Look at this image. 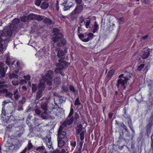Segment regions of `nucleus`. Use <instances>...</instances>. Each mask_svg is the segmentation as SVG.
I'll return each mask as SVG.
<instances>
[{
    "label": "nucleus",
    "instance_id": "nucleus-1",
    "mask_svg": "<svg viewBox=\"0 0 153 153\" xmlns=\"http://www.w3.org/2000/svg\"><path fill=\"white\" fill-rule=\"evenodd\" d=\"M20 21L19 19L15 18L12 21V23L1 31L0 35V54L2 53L6 49L8 42V37L11 36L13 32L17 28Z\"/></svg>",
    "mask_w": 153,
    "mask_h": 153
},
{
    "label": "nucleus",
    "instance_id": "nucleus-2",
    "mask_svg": "<svg viewBox=\"0 0 153 153\" xmlns=\"http://www.w3.org/2000/svg\"><path fill=\"white\" fill-rule=\"evenodd\" d=\"M53 71L52 70H49L46 74L45 77H42L40 82L39 84V90L37 93L36 99L37 100L39 99L42 96V92L45 89V83L46 82L48 88H51L52 83Z\"/></svg>",
    "mask_w": 153,
    "mask_h": 153
},
{
    "label": "nucleus",
    "instance_id": "nucleus-3",
    "mask_svg": "<svg viewBox=\"0 0 153 153\" xmlns=\"http://www.w3.org/2000/svg\"><path fill=\"white\" fill-rule=\"evenodd\" d=\"M84 138V132L82 131L80 134V139H78L77 140V145L75 152H77V153H82L83 151L82 147Z\"/></svg>",
    "mask_w": 153,
    "mask_h": 153
},
{
    "label": "nucleus",
    "instance_id": "nucleus-4",
    "mask_svg": "<svg viewBox=\"0 0 153 153\" xmlns=\"http://www.w3.org/2000/svg\"><path fill=\"white\" fill-rule=\"evenodd\" d=\"M68 64L66 62H62L61 63H58L56 64L57 68L55 70V72L56 73H60L62 76H64V73L61 71L63 68H65L68 66Z\"/></svg>",
    "mask_w": 153,
    "mask_h": 153
},
{
    "label": "nucleus",
    "instance_id": "nucleus-5",
    "mask_svg": "<svg viewBox=\"0 0 153 153\" xmlns=\"http://www.w3.org/2000/svg\"><path fill=\"white\" fill-rule=\"evenodd\" d=\"M91 19L89 18H84L81 16L79 18V22L80 26L84 25L87 28L90 27Z\"/></svg>",
    "mask_w": 153,
    "mask_h": 153
},
{
    "label": "nucleus",
    "instance_id": "nucleus-6",
    "mask_svg": "<svg viewBox=\"0 0 153 153\" xmlns=\"http://www.w3.org/2000/svg\"><path fill=\"white\" fill-rule=\"evenodd\" d=\"M123 74H121L118 77L116 86L117 88L119 87V86L120 85H121L123 86H124V88H125V86H124L125 84L127 83V81L129 79L126 76H124Z\"/></svg>",
    "mask_w": 153,
    "mask_h": 153
},
{
    "label": "nucleus",
    "instance_id": "nucleus-7",
    "mask_svg": "<svg viewBox=\"0 0 153 153\" xmlns=\"http://www.w3.org/2000/svg\"><path fill=\"white\" fill-rule=\"evenodd\" d=\"M12 58L10 57L9 56H8L6 57V63L8 65H9L10 63L12 62V65L13 68H19V63L18 61H14L12 62Z\"/></svg>",
    "mask_w": 153,
    "mask_h": 153
},
{
    "label": "nucleus",
    "instance_id": "nucleus-8",
    "mask_svg": "<svg viewBox=\"0 0 153 153\" xmlns=\"http://www.w3.org/2000/svg\"><path fill=\"white\" fill-rule=\"evenodd\" d=\"M72 0H65L64 2L62 4L64 7L63 8L64 11L68 10L70 8L74 6V4L72 3Z\"/></svg>",
    "mask_w": 153,
    "mask_h": 153
},
{
    "label": "nucleus",
    "instance_id": "nucleus-9",
    "mask_svg": "<svg viewBox=\"0 0 153 153\" xmlns=\"http://www.w3.org/2000/svg\"><path fill=\"white\" fill-rule=\"evenodd\" d=\"M8 67L7 66L4 67V63L0 62V78L2 79L5 75V73L6 70Z\"/></svg>",
    "mask_w": 153,
    "mask_h": 153
},
{
    "label": "nucleus",
    "instance_id": "nucleus-10",
    "mask_svg": "<svg viewBox=\"0 0 153 153\" xmlns=\"http://www.w3.org/2000/svg\"><path fill=\"white\" fill-rule=\"evenodd\" d=\"M51 106L50 108H48V111L52 114H53L55 115H57L58 113L60 112V110L62 109L61 108H55L53 107V105H51Z\"/></svg>",
    "mask_w": 153,
    "mask_h": 153
},
{
    "label": "nucleus",
    "instance_id": "nucleus-11",
    "mask_svg": "<svg viewBox=\"0 0 153 153\" xmlns=\"http://www.w3.org/2000/svg\"><path fill=\"white\" fill-rule=\"evenodd\" d=\"M12 128L16 132V137H20L23 133L24 129L21 127H15L14 126H13Z\"/></svg>",
    "mask_w": 153,
    "mask_h": 153
},
{
    "label": "nucleus",
    "instance_id": "nucleus-12",
    "mask_svg": "<svg viewBox=\"0 0 153 153\" xmlns=\"http://www.w3.org/2000/svg\"><path fill=\"white\" fill-rule=\"evenodd\" d=\"M74 118L73 117H71L69 119L67 118V120L63 122L60 127H62V128L64 129L68 125H70L73 122Z\"/></svg>",
    "mask_w": 153,
    "mask_h": 153
},
{
    "label": "nucleus",
    "instance_id": "nucleus-13",
    "mask_svg": "<svg viewBox=\"0 0 153 153\" xmlns=\"http://www.w3.org/2000/svg\"><path fill=\"white\" fill-rule=\"evenodd\" d=\"M54 35L55 36L53 37L52 39L55 42L60 40L63 36L62 34L60 32L55 33Z\"/></svg>",
    "mask_w": 153,
    "mask_h": 153
},
{
    "label": "nucleus",
    "instance_id": "nucleus-14",
    "mask_svg": "<svg viewBox=\"0 0 153 153\" xmlns=\"http://www.w3.org/2000/svg\"><path fill=\"white\" fill-rule=\"evenodd\" d=\"M83 9V6L82 5H77L75 10H74L72 12L71 14L74 15L76 14H77L80 13Z\"/></svg>",
    "mask_w": 153,
    "mask_h": 153
},
{
    "label": "nucleus",
    "instance_id": "nucleus-15",
    "mask_svg": "<svg viewBox=\"0 0 153 153\" xmlns=\"http://www.w3.org/2000/svg\"><path fill=\"white\" fill-rule=\"evenodd\" d=\"M63 129L62 128V127H59L58 131L57 138L65 139L66 133L64 131H63Z\"/></svg>",
    "mask_w": 153,
    "mask_h": 153
},
{
    "label": "nucleus",
    "instance_id": "nucleus-16",
    "mask_svg": "<svg viewBox=\"0 0 153 153\" xmlns=\"http://www.w3.org/2000/svg\"><path fill=\"white\" fill-rule=\"evenodd\" d=\"M82 126L81 124L79 125L76 128V136L78 138L79 136L80 137V134L82 131L84 132V134L85 133V131H82Z\"/></svg>",
    "mask_w": 153,
    "mask_h": 153
},
{
    "label": "nucleus",
    "instance_id": "nucleus-17",
    "mask_svg": "<svg viewBox=\"0 0 153 153\" xmlns=\"http://www.w3.org/2000/svg\"><path fill=\"white\" fill-rule=\"evenodd\" d=\"M64 52L61 50H59L57 53V56L59 58L61 59L59 60V62L61 63L62 62H65L63 60V59L65 58L64 57Z\"/></svg>",
    "mask_w": 153,
    "mask_h": 153
},
{
    "label": "nucleus",
    "instance_id": "nucleus-18",
    "mask_svg": "<svg viewBox=\"0 0 153 153\" xmlns=\"http://www.w3.org/2000/svg\"><path fill=\"white\" fill-rule=\"evenodd\" d=\"M86 34L85 36V37L82 38V41L84 42H88L90 39H92L93 38L94 36L93 34L92 33H90L88 34Z\"/></svg>",
    "mask_w": 153,
    "mask_h": 153
},
{
    "label": "nucleus",
    "instance_id": "nucleus-19",
    "mask_svg": "<svg viewBox=\"0 0 153 153\" xmlns=\"http://www.w3.org/2000/svg\"><path fill=\"white\" fill-rule=\"evenodd\" d=\"M124 117L128 121V123L130 128L132 131L134 133V130L132 126V121L131 118L130 117L128 116H127V117H126L125 116H124Z\"/></svg>",
    "mask_w": 153,
    "mask_h": 153
},
{
    "label": "nucleus",
    "instance_id": "nucleus-20",
    "mask_svg": "<svg viewBox=\"0 0 153 153\" xmlns=\"http://www.w3.org/2000/svg\"><path fill=\"white\" fill-rule=\"evenodd\" d=\"M150 54V52L148 49L143 51L141 53V56L143 59L147 58Z\"/></svg>",
    "mask_w": 153,
    "mask_h": 153
},
{
    "label": "nucleus",
    "instance_id": "nucleus-21",
    "mask_svg": "<svg viewBox=\"0 0 153 153\" xmlns=\"http://www.w3.org/2000/svg\"><path fill=\"white\" fill-rule=\"evenodd\" d=\"M153 124L152 121L149 122L148 124L146 126V134L147 136H149L150 134L151 127Z\"/></svg>",
    "mask_w": 153,
    "mask_h": 153
},
{
    "label": "nucleus",
    "instance_id": "nucleus-22",
    "mask_svg": "<svg viewBox=\"0 0 153 153\" xmlns=\"http://www.w3.org/2000/svg\"><path fill=\"white\" fill-rule=\"evenodd\" d=\"M65 139L64 138H57L58 146L59 147L61 148L64 145L65 143Z\"/></svg>",
    "mask_w": 153,
    "mask_h": 153
},
{
    "label": "nucleus",
    "instance_id": "nucleus-23",
    "mask_svg": "<svg viewBox=\"0 0 153 153\" xmlns=\"http://www.w3.org/2000/svg\"><path fill=\"white\" fill-rule=\"evenodd\" d=\"M51 106H48V104L47 102H42L41 105V108L44 111H48V108Z\"/></svg>",
    "mask_w": 153,
    "mask_h": 153
},
{
    "label": "nucleus",
    "instance_id": "nucleus-24",
    "mask_svg": "<svg viewBox=\"0 0 153 153\" xmlns=\"http://www.w3.org/2000/svg\"><path fill=\"white\" fill-rule=\"evenodd\" d=\"M14 97L16 100H17L20 98L19 93L17 89L16 90L13 92Z\"/></svg>",
    "mask_w": 153,
    "mask_h": 153
},
{
    "label": "nucleus",
    "instance_id": "nucleus-25",
    "mask_svg": "<svg viewBox=\"0 0 153 153\" xmlns=\"http://www.w3.org/2000/svg\"><path fill=\"white\" fill-rule=\"evenodd\" d=\"M46 137L48 139V140L46 142V144L47 146L50 149L52 147V141H51V137L48 138L47 137Z\"/></svg>",
    "mask_w": 153,
    "mask_h": 153
},
{
    "label": "nucleus",
    "instance_id": "nucleus-26",
    "mask_svg": "<svg viewBox=\"0 0 153 153\" xmlns=\"http://www.w3.org/2000/svg\"><path fill=\"white\" fill-rule=\"evenodd\" d=\"M13 146V144L10 141H7L5 145V146L7 148L6 150L7 151H9L10 150V147H11Z\"/></svg>",
    "mask_w": 153,
    "mask_h": 153
},
{
    "label": "nucleus",
    "instance_id": "nucleus-27",
    "mask_svg": "<svg viewBox=\"0 0 153 153\" xmlns=\"http://www.w3.org/2000/svg\"><path fill=\"white\" fill-rule=\"evenodd\" d=\"M99 29V26L97 24V22H94V25L92 27V32L94 33H95Z\"/></svg>",
    "mask_w": 153,
    "mask_h": 153
},
{
    "label": "nucleus",
    "instance_id": "nucleus-28",
    "mask_svg": "<svg viewBox=\"0 0 153 153\" xmlns=\"http://www.w3.org/2000/svg\"><path fill=\"white\" fill-rule=\"evenodd\" d=\"M48 6V3L46 1H44L41 3L40 7L42 9H45L47 8Z\"/></svg>",
    "mask_w": 153,
    "mask_h": 153
},
{
    "label": "nucleus",
    "instance_id": "nucleus-29",
    "mask_svg": "<svg viewBox=\"0 0 153 153\" xmlns=\"http://www.w3.org/2000/svg\"><path fill=\"white\" fill-rule=\"evenodd\" d=\"M45 147L44 146H40L36 148V152L37 153L43 152L45 150Z\"/></svg>",
    "mask_w": 153,
    "mask_h": 153
},
{
    "label": "nucleus",
    "instance_id": "nucleus-30",
    "mask_svg": "<svg viewBox=\"0 0 153 153\" xmlns=\"http://www.w3.org/2000/svg\"><path fill=\"white\" fill-rule=\"evenodd\" d=\"M6 112L5 110L4 106H3L2 108V113L1 114V118L4 119L5 117Z\"/></svg>",
    "mask_w": 153,
    "mask_h": 153
},
{
    "label": "nucleus",
    "instance_id": "nucleus-31",
    "mask_svg": "<svg viewBox=\"0 0 153 153\" xmlns=\"http://www.w3.org/2000/svg\"><path fill=\"white\" fill-rule=\"evenodd\" d=\"M41 117L44 119H47L48 118V115L47 113V111H44V112L42 113Z\"/></svg>",
    "mask_w": 153,
    "mask_h": 153
},
{
    "label": "nucleus",
    "instance_id": "nucleus-32",
    "mask_svg": "<svg viewBox=\"0 0 153 153\" xmlns=\"http://www.w3.org/2000/svg\"><path fill=\"white\" fill-rule=\"evenodd\" d=\"M33 123L34 124L37 126H39L41 124V123L39 121V120L36 118H34Z\"/></svg>",
    "mask_w": 153,
    "mask_h": 153
},
{
    "label": "nucleus",
    "instance_id": "nucleus-33",
    "mask_svg": "<svg viewBox=\"0 0 153 153\" xmlns=\"http://www.w3.org/2000/svg\"><path fill=\"white\" fill-rule=\"evenodd\" d=\"M9 77L10 79H12L13 78H15L17 79L18 78V76L13 73L12 74H9Z\"/></svg>",
    "mask_w": 153,
    "mask_h": 153
},
{
    "label": "nucleus",
    "instance_id": "nucleus-34",
    "mask_svg": "<svg viewBox=\"0 0 153 153\" xmlns=\"http://www.w3.org/2000/svg\"><path fill=\"white\" fill-rule=\"evenodd\" d=\"M44 22L45 23L51 24L52 23V21L50 19L48 18H46L44 19Z\"/></svg>",
    "mask_w": 153,
    "mask_h": 153
},
{
    "label": "nucleus",
    "instance_id": "nucleus-35",
    "mask_svg": "<svg viewBox=\"0 0 153 153\" xmlns=\"http://www.w3.org/2000/svg\"><path fill=\"white\" fill-rule=\"evenodd\" d=\"M36 15L33 14H30L27 16L28 20H32L36 19Z\"/></svg>",
    "mask_w": 153,
    "mask_h": 153
},
{
    "label": "nucleus",
    "instance_id": "nucleus-36",
    "mask_svg": "<svg viewBox=\"0 0 153 153\" xmlns=\"http://www.w3.org/2000/svg\"><path fill=\"white\" fill-rule=\"evenodd\" d=\"M33 147V145L31 143L30 140L28 141V143L27 147V151L30 150Z\"/></svg>",
    "mask_w": 153,
    "mask_h": 153
},
{
    "label": "nucleus",
    "instance_id": "nucleus-37",
    "mask_svg": "<svg viewBox=\"0 0 153 153\" xmlns=\"http://www.w3.org/2000/svg\"><path fill=\"white\" fill-rule=\"evenodd\" d=\"M32 93L35 92L37 89V86L36 85L34 84H32Z\"/></svg>",
    "mask_w": 153,
    "mask_h": 153
},
{
    "label": "nucleus",
    "instance_id": "nucleus-38",
    "mask_svg": "<svg viewBox=\"0 0 153 153\" xmlns=\"http://www.w3.org/2000/svg\"><path fill=\"white\" fill-rule=\"evenodd\" d=\"M44 16L40 15H36V19L38 21H41L43 19Z\"/></svg>",
    "mask_w": 153,
    "mask_h": 153
},
{
    "label": "nucleus",
    "instance_id": "nucleus-39",
    "mask_svg": "<svg viewBox=\"0 0 153 153\" xmlns=\"http://www.w3.org/2000/svg\"><path fill=\"white\" fill-rule=\"evenodd\" d=\"M54 82L57 84H60L61 82V79L59 77H56L54 79Z\"/></svg>",
    "mask_w": 153,
    "mask_h": 153
},
{
    "label": "nucleus",
    "instance_id": "nucleus-40",
    "mask_svg": "<svg viewBox=\"0 0 153 153\" xmlns=\"http://www.w3.org/2000/svg\"><path fill=\"white\" fill-rule=\"evenodd\" d=\"M81 104V103L80 101L79 100V97L77 98L76 99L75 102H74V105L76 106L77 105H80Z\"/></svg>",
    "mask_w": 153,
    "mask_h": 153
},
{
    "label": "nucleus",
    "instance_id": "nucleus-41",
    "mask_svg": "<svg viewBox=\"0 0 153 153\" xmlns=\"http://www.w3.org/2000/svg\"><path fill=\"white\" fill-rule=\"evenodd\" d=\"M69 89L75 94H76L77 92V91L75 90L74 88L73 85H71L69 86Z\"/></svg>",
    "mask_w": 153,
    "mask_h": 153
},
{
    "label": "nucleus",
    "instance_id": "nucleus-42",
    "mask_svg": "<svg viewBox=\"0 0 153 153\" xmlns=\"http://www.w3.org/2000/svg\"><path fill=\"white\" fill-rule=\"evenodd\" d=\"M21 21L24 22H27L28 20L27 16H25L22 17L21 18Z\"/></svg>",
    "mask_w": 153,
    "mask_h": 153
},
{
    "label": "nucleus",
    "instance_id": "nucleus-43",
    "mask_svg": "<svg viewBox=\"0 0 153 153\" xmlns=\"http://www.w3.org/2000/svg\"><path fill=\"white\" fill-rule=\"evenodd\" d=\"M12 83L13 85L16 86L18 85L19 82L18 80L14 79L12 81Z\"/></svg>",
    "mask_w": 153,
    "mask_h": 153
},
{
    "label": "nucleus",
    "instance_id": "nucleus-44",
    "mask_svg": "<svg viewBox=\"0 0 153 153\" xmlns=\"http://www.w3.org/2000/svg\"><path fill=\"white\" fill-rule=\"evenodd\" d=\"M144 66V64H142L141 65H140L139 66H138V68H137V70L139 71H140L142 70Z\"/></svg>",
    "mask_w": 153,
    "mask_h": 153
},
{
    "label": "nucleus",
    "instance_id": "nucleus-45",
    "mask_svg": "<svg viewBox=\"0 0 153 153\" xmlns=\"http://www.w3.org/2000/svg\"><path fill=\"white\" fill-rule=\"evenodd\" d=\"M72 105H71V108L70 109V111L69 113V114L68 116V117H70L73 115V112H74V109H73L71 107L72 106Z\"/></svg>",
    "mask_w": 153,
    "mask_h": 153
},
{
    "label": "nucleus",
    "instance_id": "nucleus-46",
    "mask_svg": "<svg viewBox=\"0 0 153 153\" xmlns=\"http://www.w3.org/2000/svg\"><path fill=\"white\" fill-rule=\"evenodd\" d=\"M71 146L73 147L74 148L76 145V141H71Z\"/></svg>",
    "mask_w": 153,
    "mask_h": 153
},
{
    "label": "nucleus",
    "instance_id": "nucleus-47",
    "mask_svg": "<svg viewBox=\"0 0 153 153\" xmlns=\"http://www.w3.org/2000/svg\"><path fill=\"white\" fill-rule=\"evenodd\" d=\"M120 126L121 127H123L125 131L127 132L128 131V130L126 126L123 123H122L120 124Z\"/></svg>",
    "mask_w": 153,
    "mask_h": 153
},
{
    "label": "nucleus",
    "instance_id": "nucleus-48",
    "mask_svg": "<svg viewBox=\"0 0 153 153\" xmlns=\"http://www.w3.org/2000/svg\"><path fill=\"white\" fill-rule=\"evenodd\" d=\"M35 4L37 6H39L41 3V0H35Z\"/></svg>",
    "mask_w": 153,
    "mask_h": 153
},
{
    "label": "nucleus",
    "instance_id": "nucleus-49",
    "mask_svg": "<svg viewBox=\"0 0 153 153\" xmlns=\"http://www.w3.org/2000/svg\"><path fill=\"white\" fill-rule=\"evenodd\" d=\"M26 101V99L24 97H22V100H20L19 101V103L20 104H24L25 103Z\"/></svg>",
    "mask_w": 153,
    "mask_h": 153
},
{
    "label": "nucleus",
    "instance_id": "nucleus-50",
    "mask_svg": "<svg viewBox=\"0 0 153 153\" xmlns=\"http://www.w3.org/2000/svg\"><path fill=\"white\" fill-rule=\"evenodd\" d=\"M79 118V115L78 113V112H76L75 113V116H74V119L77 120V119Z\"/></svg>",
    "mask_w": 153,
    "mask_h": 153
},
{
    "label": "nucleus",
    "instance_id": "nucleus-51",
    "mask_svg": "<svg viewBox=\"0 0 153 153\" xmlns=\"http://www.w3.org/2000/svg\"><path fill=\"white\" fill-rule=\"evenodd\" d=\"M59 2L58 1H56V9L58 11L59 9Z\"/></svg>",
    "mask_w": 153,
    "mask_h": 153
},
{
    "label": "nucleus",
    "instance_id": "nucleus-52",
    "mask_svg": "<svg viewBox=\"0 0 153 153\" xmlns=\"http://www.w3.org/2000/svg\"><path fill=\"white\" fill-rule=\"evenodd\" d=\"M123 111H124V115H123V117L124 118H125L124 117V116H125L126 117H127V116H129L130 117V116L129 115H126V107H125L123 109Z\"/></svg>",
    "mask_w": 153,
    "mask_h": 153
},
{
    "label": "nucleus",
    "instance_id": "nucleus-53",
    "mask_svg": "<svg viewBox=\"0 0 153 153\" xmlns=\"http://www.w3.org/2000/svg\"><path fill=\"white\" fill-rule=\"evenodd\" d=\"M86 34L85 33L84 34H79L78 35L79 37L82 41V38H83L85 37V36Z\"/></svg>",
    "mask_w": 153,
    "mask_h": 153
},
{
    "label": "nucleus",
    "instance_id": "nucleus-54",
    "mask_svg": "<svg viewBox=\"0 0 153 153\" xmlns=\"http://www.w3.org/2000/svg\"><path fill=\"white\" fill-rule=\"evenodd\" d=\"M62 88L63 91H64V92H67L68 90V88L64 85L62 86Z\"/></svg>",
    "mask_w": 153,
    "mask_h": 153
},
{
    "label": "nucleus",
    "instance_id": "nucleus-55",
    "mask_svg": "<svg viewBox=\"0 0 153 153\" xmlns=\"http://www.w3.org/2000/svg\"><path fill=\"white\" fill-rule=\"evenodd\" d=\"M151 146L152 148L153 149V133L152 134L151 137Z\"/></svg>",
    "mask_w": 153,
    "mask_h": 153
},
{
    "label": "nucleus",
    "instance_id": "nucleus-56",
    "mask_svg": "<svg viewBox=\"0 0 153 153\" xmlns=\"http://www.w3.org/2000/svg\"><path fill=\"white\" fill-rule=\"evenodd\" d=\"M61 43L63 45H66L67 42L65 39H63L61 40Z\"/></svg>",
    "mask_w": 153,
    "mask_h": 153
},
{
    "label": "nucleus",
    "instance_id": "nucleus-57",
    "mask_svg": "<svg viewBox=\"0 0 153 153\" xmlns=\"http://www.w3.org/2000/svg\"><path fill=\"white\" fill-rule=\"evenodd\" d=\"M114 71L113 70H111L109 72L108 74V77H110L114 73Z\"/></svg>",
    "mask_w": 153,
    "mask_h": 153
},
{
    "label": "nucleus",
    "instance_id": "nucleus-58",
    "mask_svg": "<svg viewBox=\"0 0 153 153\" xmlns=\"http://www.w3.org/2000/svg\"><path fill=\"white\" fill-rule=\"evenodd\" d=\"M24 77L25 79L27 81H28L29 80L30 78V75H28L27 76H24Z\"/></svg>",
    "mask_w": 153,
    "mask_h": 153
},
{
    "label": "nucleus",
    "instance_id": "nucleus-59",
    "mask_svg": "<svg viewBox=\"0 0 153 153\" xmlns=\"http://www.w3.org/2000/svg\"><path fill=\"white\" fill-rule=\"evenodd\" d=\"M53 31L55 33H59V30L58 28H54L53 29Z\"/></svg>",
    "mask_w": 153,
    "mask_h": 153
},
{
    "label": "nucleus",
    "instance_id": "nucleus-60",
    "mask_svg": "<svg viewBox=\"0 0 153 153\" xmlns=\"http://www.w3.org/2000/svg\"><path fill=\"white\" fill-rule=\"evenodd\" d=\"M27 151V147H25L22 152L20 153H26Z\"/></svg>",
    "mask_w": 153,
    "mask_h": 153
},
{
    "label": "nucleus",
    "instance_id": "nucleus-61",
    "mask_svg": "<svg viewBox=\"0 0 153 153\" xmlns=\"http://www.w3.org/2000/svg\"><path fill=\"white\" fill-rule=\"evenodd\" d=\"M35 113L37 115H39L41 112L38 109H36L35 110Z\"/></svg>",
    "mask_w": 153,
    "mask_h": 153
},
{
    "label": "nucleus",
    "instance_id": "nucleus-62",
    "mask_svg": "<svg viewBox=\"0 0 153 153\" xmlns=\"http://www.w3.org/2000/svg\"><path fill=\"white\" fill-rule=\"evenodd\" d=\"M67 17L66 16H64L62 15H61L60 17V19L62 20H64V19H65V18Z\"/></svg>",
    "mask_w": 153,
    "mask_h": 153
},
{
    "label": "nucleus",
    "instance_id": "nucleus-63",
    "mask_svg": "<svg viewBox=\"0 0 153 153\" xmlns=\"http://www.w3.org/2000/svg\"><path fill=\"white\" fill-rule=\"evenodd\" d=\"M113 115V114L112 113H110L108 114V117L110 119H111Z\"/></svg>",
    "mask_w": 153,
    "mask_h": 153
},
{
    "label": "nucleus",
    "instance_id": "nucleus-64",
    "mask_svg": "<svg viewBox=\"0 0 153 153\" xmlns=\"http://www.w3.org/2000/svg\"><path fill=\"white\" fill-rule=\"evenodd\" d=\"M150 119H152V120L150 122H151L152 121V123H153V112L151 113V115L150 117Z\"/></svg>",
    "mask_w": 153,
    "mask_h": 153
}]
</instances>
